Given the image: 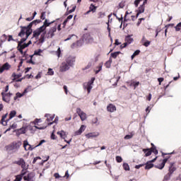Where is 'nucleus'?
Returning a JSON list of instances; mask_svg holds the SVG:
<instances>
[{"instance_id":"1","label":"nucleus","mask_w":181,"mask_h":181,"mask_svg":"<svg viewBox=\"0 0 181 181\" xmlns=\"http://www.w3.org/2000/svg\"><path fill=\"white\" fill-rule=\"evenodd\" d=\"M35 23L33 22L30 23L28 26H21V30L18 33V36L20 37H23L25 35H27V37H29L30 35H32V26H33Z\"/></svg>"},{"instance_id":"2","label":"nucleus","mask_w":181,"mask_h":181,"mask_svg":"<svg viewBox=\"0 0 181 181\" xmlns=\"http://www.w3.org/2000/svg\"><path fill=\"white\" fill-rule=\"evenodd\" d=\"M35 23L33 22L30 23L28 26H21V30L18 33V36L20 37H23L25 35H27V37H29L30 35H32V26H33Z\"/></svg>"},{"instance_id":"3","label":"nucleus","mask_w":181,"mask_h":181,"mask_svg":"<svg viewBox=\"0 0 181 181\" xmlns=\"http://www.w3.org/2000/svg\"><path fill=\"white\" fill-rule=\"evenodd\" d=\"M173 153H168L161 152V155L164 159L161 160V163L160 164L156 165L155 168H156L157 169H160V170H162V169L165 168V165H166V162H168V160H169V159L170 158V156L169 155H172ZM166 155H168V156H166Z\"/></svg>"},{"instance_id":"4","label":"nucleus","mask_w":181,"mask_h":181,"mask_svg":"<svg viewBox=\"0 0 181 181\" xmlns=\"http://www.w3.org/2000/svg\"><path fill=\"white\" fill-rule=\"evenodd\" d=\"M22 146V141H13L10 144L5 146L6 150L8 152H11V151H14V152H16V151L19 150V148Z\"/></svg>"},{"instance_id":"5","label":"nucleus","mask_w":181,"mask_h":181,"mask_svg":"<svg viewBox=\"0 0 181 181\" xmlns=\"http://www.w3.org/2000/svg\"><path fill=\"white\" fill-rule=\"evenodd\" d=\"M94 81H95V78L93 77L88 83L83 84V88L84 90H87L88 94H90V93H91Z\"/></svg>"},{"instance_id":"6","label":"nucleus","mask_w":181,"mask_h":181,"mask_svg":"<svg viewBox=\"0 0 181 181\" xmlns=\"http://www.w3.org/2000/svg\"><path fill=\"white\" fill-rule=\"evenodd\" d=\"M13 163L21 166L22 169H26V162L23 158H18V160H16Z\"/></svg>"},{"instance_id":"7","label":"nucleus","mask_w":181,"mask_h":181,"mask_svg":"<svg viewBox=\"0 0 181 181\" xmlns=\"http://www.w3.org/2000/svg\"><path fill=\"white\" fill-rule=\"evenodd\" d=\"M76 114L80 117L81 121H86L87 119V115L80 107L76 109Z\"/></svg>"},{"instance_id":"8","label":"nucleus","mask_w":181,"mask_h":181,"mask_svg":"<svg viewBox=\"0 0 181 181\" xmlns=\"http://www.w3.org/2000/svg\"><path fill=\"white\" fill-rule=\"evenodd\" d=\"M65 62L68 64L69 67H71V66H74V63L76 62V57H68L66 59Z\"/></svg>"},{"instance_id":"9","label":"nucleus","mask_w":181,"mask_h":181,"mask_svg":"<svg viewBox=\"0 0 181 181\" xmlns=\"http://www.w3.org/2000/svg\"><path fill=\"white\" fill-rule=\"evenodd\" d=\"M1 95H2L3 101H5V103H9V101H11V97H12V93H5L2 92Z\"/></svg>"},{"instance_id":"10","label":"nucleus","mask_w":181,"mask_h":181,"mask_svg":"<svg viewBox=\"0 0 181 181\" xmlns=\"http://www.w3.org/2000/svg\"><path fill=\"white\" fill-rule=\"evenodd\" d=\"M57 30V25H55L54 27H52L47 33V37H53L54 36V33Z\"/></svg>"},{"instance_id":"11","label":"nucleus","mask_w":181,"mask_h":181,"mask_svg":"<svg viewBox=\"0 0 181 181\" xmlns=\"http://www.w3.org/2000/svg\"><path fill=\"white\" fill-rule=\"evenodd\" d=\"M69 69H70V66L66 64V62H64L62 63V64L59 67V71L63 73L64 71H67V70H69Z\"/></svg>"},{"instance_id":"12","label":"nucleus","mask_w":181,"mask_h":181,"mask_svg":"<svg viewBox=\"0 0 181 181\" xmlns=\"http://www.w3.org/2000/svg\"><path fill=\"white\" fill-rule=\"evenodd\" d=\"M42 32H45L43 27H40L39 28L36 29L35 31H33V37H39V36H40V33Z\"/></svg>"},{"instance_id":"13","label":"nucleus","mask_w":181,"mask_h":181,"mask_svg":"<svg viewBox=\"0 0 181 181\" xmlns=\"http://www.w3.org/2000/svg\"><path fill=\"white\" fill-rule=\"evenodd\" d=\"M140 43L145 47H148L151 45V41L146 40V37H145V36H143L140 41Z\"/></svg>"},{"instance_id":"14","label":"nucleus","mask_w":181,"mask_h":181,"mask_svg":"<svg viewBox=\"0 0 181 181\" xmlns=\"http://www.w3.org/2000/svg\"><path fill=\"white\" fill-rule=\"evenodd\" d=\"M107 111H108V112H114L115 111H117V107L112 103H110L107 106Z\"/></svg>"},{"instance_id":"15","label":"nucleus","mask_w":181,"mask_h":181,"mask_svg":"<svg viewBox=\"0 0 181 181\" xmlns=\"http://www.w3.org/2000/svg\"><path fill=\"white\" fill-rule=\"evenodd\" d=\"M26 47H28V45H26V43L18 44L17 49L21 54H23V49H26Z\"/></svg>"},{"instance_id":"16","label":"nucleus","mask_w":181,"mask_h":181,"mask_svg":"<svg viewBox=\"0 0 181 181\" xmlns=\"http://www.w3.org/2000/svg\"><path fill=\"white\" fill-rule=\"evenodd\" d=\"M158 159V157H156L154 159L151 160V161L147 162L145 166V169H152V167L153 166V162Z\"/></svg>"},{"instance_id":"17","label":"nucleus","mask_w":181,"mask_h":181,"mask_svg":"<svg viewBox=\"0 0 181 181\" xmlns=\"http://www.w3.org/2000/svg\"><path fill=\"white\" fill-rule=\"evenodd\" d=\"M11 69V65L7 62L3 64L2 66L0 65V73H4L5 70H9Z\"/></svg>"},{"instance_id":"18","label":"nucleus","mask_w":181,"mask_h":181,"mask_svg":"<svg viewBox=\"0 0 181 181\" xmlns=\"http://www.w3.org/2000/svg\"><path fill=\"white\" fill-rule=\"evenodd\" d=\"M176 170V165H175V163H170L168 173L169 175H172Z\"/></svg>"},{"instance_id":"19","label":"nucleus","mask_w":181,"mask_h":181,"mask_svg":"<svg viewBox=\"0 0 181 181\" xmlns=\"http://www.w3.org/2000/svg\"><path fill=\"white\" fill-rule=\"evenodd\" d=\"M26 170H28V167L27 166H25V168H23L20 175H18L16 177L18 179H21V180H22V179L23 178L25 175H26V172H27Z\"/></svg>"},{"instance_id":"20","label":"nucleus","mask_w":181,"mask_h":181,"mask_svg":"<svg viewBox=\"0 0 181 181\" xmlns=\"http://www.w3.org/2000/svg\"><path fill=\"white\" fill-rule=\"evenodd\" d=\"M17 136L22 135V134H26V127H21V129L16 130Z\"/></svg>"},{"instance_id":"21","label":"nucleus","mask_w":181,"mask_h":181,"mask_svg":"<svg viewBox=\"0 0 181 181\" xmlns=\"http://www.w3.org/2000/svg\"><path fill=\"white\" fill-rule=\"evenodd\" d=\"M23 146H24V148L25 151H33V148H32V146H30V144H29L28 141H24Z\"/></svg>"},{"instance_id":"22","label":"nucleus","mask_w":181,"mask_h":181,"mask_svg":"<svg viewBox=\"0 0 181 181\" xmlns=\"http://www.w3.org/2000/svg\"><path fill=\"white\" fill-rule=\"evenodd\" d=\"M45 117L47 118V121L48 123V125H52L53 122H51L52 119H54V116H51L49 114H46Z\"/></svg>"},{"instance_id":"23","label":"nucleus","mask_w":181,"mask_h":181,"mask_svg":"<svg viewBox=\"0 0 181 181\" xmlns=\"http://www.w3.org/2000/svg\"><path fill=\"white\" fill-rule=\"evenodd\" d=\"M52 23H54V21H52V22H50L49 23L47 19H45V22H44V24L42 26H41V28H42V29L44 30H46V28L49 26H50V25H52Z\"/></svg>"},{"instance_id":"24","label":"nucleus","mask_w":181,"mask_h":181,"mask_svg":"<svg viewBox=\"0 0 181 181\" xmlns=\"http://www.w3.org/2000/svg\"><path fill=\"white\" fill-rule=\"evenodd\" d=\"M84 131H86V126L81 125L80 129L75 132V135H81Z\"/></svg>"},{"instance_id":"25","label":"nucleus","mask_w":181,"mask_h":181,"mask_svg":"<svg viewBox=\"0 0 181 181\" xmlns=\"http://www.w3.org/2000/svg\"><path fill=\"white\" fill-rule=\"evenodd\" d=\"M125 43H127V45H131L132 42H134V38L131 37V35H127L125 37Z\"/></svg>"},{"instance_id":"26","label":"nucleus","mask_w":181,"mask_h":181,"mask_svg":"<svg viewBox=\"0 0 181 181\" xmlns=\"http://www.w3.org/2000/svg\"><path fill=\"white\" fill-rule=\"evenodd\" d=\"M137 12H138V15H141V13H144V12H145V4H142L141 5L138 10H137Z\"/></svg>"},{"instance_id":"27","label":"nucleus","mask_w":181,"mask_h":181,"mask_svg":"<svg viewBox=\"0 0 181 181\" xmlns=\"http://www.w3.org/2000/svg\"><path fill=\"white\" fill-rule=\"evenodd\" d=\"M97 11V7H95L94 5L91 4L90 6L89 7V11H88L86 14L88 15L90 12H95Z\"/></svg>"},{"instance_id":"28","label":"nucleus","mask_w":181,"mask_h":181,"mask_svg":"<svg viewBox=\"0 0 181 181\" xmlns=\"http://www.w3.org/2000/svg\"><path fill=\"white\" fill-rule=\"evenodd\" d=\"M151 148H150V151H151V153H154V155H158V149H156V146L153 145V143L151 144Z\"/></svg>"},{"instance_id":"29","label":"nucleus","mask_w":181,"mask_h":181,"mask_svg":"<svg viewBox=\"0 0 181 181\" xmlns=\"http://www.w3.org/2000/svg\"><path fill=\"white\" fill-rule=\"evenodd\" d=\"M57 135H59L62 139H66V138L67 136L66 135V132H64L63 130L61 132H57Z\"/></svg>"},{"instance_id":"30","label":"nucleus","mask_w":181,"mask_h":181,"mask_svg":"<svg viewBox=\"0 0 181 181\" xmlns=\"http://www.w3.org/2000/svg\"><path fill=\"white\" fill-rule=\"evenodd\" d=\"M119 54H121V52H119V51L112 52L110 54V59H111V57H112V59H117V57H118V56H119Z\"/></svg>"},{"instance_id":"31","label":"nucleus","mask_w":181,"mask_h":181,"mask_svg":"<svg viewBox=\"0 0 181 181\" xmlns=\"http://www.w3.org/2000/svg\"><path fill=\"white\" fill-rule=\"evenodd\" d=\"M143 152L146 153V156H151V155H152V151H151V148H144Z\"/></svg>"},{"instance_id":"32","label":"nucleus","mask_w":181,"mask_h":181,"mask_svg":"<svg viewBox=\"0 0 181 181\" xmlns=\"http://www.w3.org/2000/svg\"><path fill=\"white\" fill-rule=\"evenodd\" d=\"M112 64V59L110 58L107 62H105V66L107 69H110L111 67V64Z\"/></svg>"},{"instance_id":"33","label":"nucleus","mask_w":181,"mask_h":181,"mask_svg":"<svg viewBox=\"0 0 181 181\" xmlns=\"http://www.w3.org/2000/svg\"><path fill=\"white\" fill-rule=\"evenodd\" d=\"M6 117H8V113L2 116V118H1L2 125H6V121L5 120L6 119Z\"/></svg>"},{"instance_id":"34","label":"nucleus","mask_w":181,"mask_h":181,"mask_svg":"<svg viewBox=\"0 0 181 181\" xmlns=\"http://www.w3.org/2000/svg\"><path fill=\"white\" fill-rule=\"evenodd\" d=\"M30 173L28 174V175H25L23 177V180L25 181H32L33 179H32V177H30Z\"/></svg>"},{"instance_id":"35","label":"nucleus","mask_w":181,"mask_h":181,"mask_svg":"<svg viewBox=\"0 0 181 181\" xmlns=\"http://www.w3.org/2000/svg\"><path fill=\"white\" fill-rule=\"evenodd\" d=\"M15 115H16V111L12 110L9 114V119H12V118H13V117H15Z\"/></svg>"},{"instance_id":"36","label":"nucleus","mask_w":181,"mask_h":181,"mask_svg":"<svg viewBox=\"0 0 181 181\" xmlns=\"http://www.w3.org/2000/svg\"><path fill=\"white\" fill-rule=\"evenodd\" d=\"M96 69H98V70H95V74H98V73L100 72L101 70H103V65L99 64V66H97Z\"/></svg>"},{"instance_id":"37","label":"nucleus","mask_w":181,"mask_h":181,"mask_svg":"<svg viewBox=\"0 0 181 181\" xmlns=\"http://www.w3.org/2000/svg\"><path fill=\"white\" fill-rule=\"evenodd\" d=\"M86 138H95L97 136V134H95L94 133H88L86 135Z\"/></svg>"},{"instance_id":"38","label":"nucleus","mask_w":181,"mask_h":181,"mask_svg":"<svg viewBox=\"0 0 181 181\" xmlns=\"http://www.w3.org/2000/svg\"><path fill=\"white\" fill-rule=\"evenodd\" d=\"M130 86H132L133 87H134V90H135V88H136V87L139 86V82L133 81L130 83Z\"/></svg>"},{"instance_id":"39","label":"nucleus","mask_w":181,"mask_h":181,"mask_svg":"<svg viewBox=\"0 0 181 181\" xmlns=\"http://www.w3.org/2000/svg\"><path fill=\"white\" fill-rule=\"evenodd\" d=\"M123 168L124 170H129V165L127 163H123Z\"/></svg>"},{"instance_id":"40","label":"nucleus","mask_w":181,"mask_h":181,"mask_svg":"<svg viewBox=\"0 0 181 181\" xmlns=\"http://www.w3.org/2000/svg\"><path fill=\"white\" fill-rule=\"evenodd\" d=\"M8 39V36H6V35L4 34L1 37V42H6V40Z\"/></svg>"},{"instance_id":"41","label":"nucleus","mask_w":181,"mask_h":181,"mask_svg":"<svg viewBox=\"0 0 181 181\" xmlns=\"http://www.w3.org/2000/svg\"><path fill=\"white\" fill-rule=\"evenodd\" d=\"M28 35H25V37H23L20 42H18V44H23L24 42H26V40L28 38Z\"/></svg>"},{"instance_id":"42","label":"nucleus","mask_w":181,"mask_h":181,"mask_svg":"<svg viewBox=\"0 0 181 181\" xmlns=\"http://www.w3.org/2000/svg\"><path fill=\"white\" fill-rule=\"evenodd\" d=\"M116 161L117 163H121L122 162V157L119 156H116Z\"/></svg>"},{"instance_id":"43","label":"nucleus","mask_w":181,"mask_h":181,"mask_svg":"<svg viewBox=\"0 0 181 181\" xmlns=\"http://www.w3.org/2000/svg\"><path fill=\"white\" fill-rule=\"evenodd\" d=\"M181 29V23H179L176 26H175V30L176 32H179Z\"/></svg>"},{"instance_id":"44","label":"nucleus","mask_w":181,"mask_h":181,"mask_svg":"<svg viewBox=\"0 0 181 181\" xmlns=\"http://www.w3.org/2000/svg\"><path fill=\"white\" fill-rule=\"evenodd\" d=\"M12 77L14 78L13 80H16V78H19L20 77H21V75L20 74L16 75V74L13 73L12 74Z\"/></svg>"},{"instance_id":"45","label":"nucleus","mask_w":181,"mask_h":181,"mask_svg":"<svg viewBox=\"0 0 181 181\" xmlns=\"http://www.w3.org/2000/svg\"><path fill=\"white\" fill-rule=\"evenodd\" d=\"M45 42V34H42L40 37V42L43 43Z\"/></svg>"},{"instance_id":"46","label":"nucleus","mask_w":181,"mask_h":181,"mask_svg":"<svg viewBox=\"0 0 181 181\" xmlns=\"http://www.w3.org/2000/svg\"><path fill=\"white\" fill-rule=\"evenodd\" d=\"M45 15H46L45 11H43V12L41 13L40 19H42V21H45V20L46 19V18L45 17Z\"/></svg>"},{"instance_id":"47","label":"nucleus","mask_w":181,"mask_h":181,"mask_svg":"<svg viewBox=\"0 0 181 181\" xmlns=\"http://www.w3.org/2000/svg\"><path fill=\"white\" fill-rule=\"evenodd\" d=\"M22 95H23L21 94V93H17L16 96L14 97V100H16L17 98H21V97H22Z\"/></svg>"},{"instance_id":"48","label":"nucleus","mask_w":181,"mask_h":181,"mask_svg":"<svg viewBox=\"0 0 181 181\" xmlns=\"http://www.w3.org/2000/svg\"><path fill=\"white\" fill-rule=\"evenodd\" d=\"M91 66H93V64L91 62H89L87 64V66L84 69H83V70H87V69H90L91 67Z\"/></svg>"},{"instance_id":"49","label":"nucleus","mask_w":181,"mask_h":181,"mask_svg":"<svg viewBox=\"0 0 181 181\" xmlns=\"http://www.w3.org/2000/svg\"><path fill=\"white\" fill-rule=\"evenodd\" d=\"M40 53H42V49H38L34 52V54H35L36 56H40Z\"/></svg>"},{"instance_id":"50","label":"nucleus","mask_w":181,"mask_h":181,"mask_svg":"<svg viewBox=\"0 0 181 181\" xmlns=\"http://www.w3.org/2000/svg\"><path fill=\"white\" fill-rule=\"evenodd\" d=\"M76 6H74L71 10H68V13H73V12H74V11H76Z\"/></svg>"},{"instance_id":"51","label":"nucleus","mask_w":181,"mask_h":181,"mask_svg":"<svg viewBox=\"0 0 181 181\" xmlns=\"http://www.w3.org/2000/svg\"><path fill=\"white\" fill-rule=\"evenodd\" d=\"M48 74H49V76H53V74H54V71H53V69H48Z\"/></svg>"},{"instance_id":"52","label":"nucleus","mask_w":181,"mask_h":181,"mask_svg":"<svg viewBox=\"0 0 181 181\" xmlns=\"http://www.w3.org/2000/svg\"><path fill=\"white\" fill-rule=\"evenodd\" d=\"M38 159L40 160V159H42V158H40V157H39V156L34 158V159H33V165H35V163H36V162L37 161Z\"/></svg>"},{"instance_id":"53","label":"nucleus","mask_w":181,"mask_h":181,"mask_svg":"<svg viewBox=\"0 0 181 181\" xmlns=\"http://www.w3.org/2000/svg\"><path fill=\"white\" fill-rule=\"evenodd\" d=\"M142 0H135L134 1V5L136 6V8H138V5H139V3Z\"/></svg>"},{"instance_id":"54","label":"nucleus","mask_w":181,"mask_h":181,"mask_svg":"<svg viewBox=\"0 0 181 181\" xmlns=\"http://www.w3.org/2000/svg\"><path fill=\"white\" fill-rule=\"evenodd\" d=\"M51 139H53V140L57 139V136H56V134L54 132H52L51 134Z\"/></svg>"},{"instance_id":"55","label":"nucleus","mask_w":181,"mask_h":181,"mask_svg":"<svg viewBox=\"0 0 181 181\" xmlns=\"http://www.w3.org/2000/svg\"><path fill=\"white\" fill-rule=\"evenodd\" d=\"M172 175H169V173L166 175H165V177H164V179H165V180H169L170 179V176H171Z\"/></svg>"},{"instance_id":"56","label":"nucleus","mask_w":181,"mask_h":181,"mask_svg":"<svg viewBox=\"0 0 181 181\" xmlns=\"http://www.w3.org/2000/svg\"><path fill=\"white\" fill-rule=\"evenodd\" d=\"M57 54L58 57H60V54H62V50L60 49V47L58 48L57 51Z\"/></svg>"},{"instance_id":"57","label":"nucleus","mask_w":181,"mask_h":181,"mask_svg":"<svg viewBox=\"0 0 181 181\" xmlns=\"http://www.w3.org/2000/svg\"><path fill=\"white\" fill-rule=\"evenodd\" d=\"M128 44L127 42L123 43L122 45H120V49H125Z\"/></svg>"},{"instance_id":"58","label":"nucleus","mask_w":181,"mask_h":181,"mask_svg":"<svg viewBox=\"0 0 181 181\" xmlns=\"http://www.w3.org/2000/svg\"><path fill=\"white\" fill-rule=\"evenodd\" d=\"M99 16H98V19L103 18V16H105V14L104 13L100 12L98 13Z\"/></svg>"},{"instance_id":"59","label":"nucleus","mask_w":181,"mask_h":181,"mask_svg":"<svg viewBox=\"0 0 181 181\" xmlns=\"http://www.w3.org/2000/svg\"><path fill=\"white\" fill-rule=\"evenodd\" d=\"M165 80V78H158V81L159 83V86H160V84H162V82Z\"/></svg>"},{"instance_id":"60","label":"nucleus","mask_w":181,"mask_h":181,"mask_svg":"<svg viewBox=\"0 0 181 181\" xmlns=\"http://www.w3.org/2000/svg\"><path fill=\"white\" fill-rule=\"evenodd\" d=\"M40 22H42L41 20H35L33 21V23H34V25H37V23H40Z\"/></svg>"},{"instance_id":"61","label":"nucleus","mask_w":181,"mask_h":181,"mask_svg":"<svg viewBox=\"0 0 181 181\" xmlns=\"http://www.w3.org/2000/svg\"><path fill=\"white\" fill-rule=\"evenodd\" d=\"M140 53L141 51L139 49H137L133 53V54H134V56H138Z\"/></svg>"},{"instance_id":"62","label":"nucleus","mask_w":181,"mask_h":181,"mask_svg":"<svg viewBox=\"0 0 181 181\" xmlns=\"http://www.w3.org/2000/svg\"><path fill=\"white\" fill-rule=\"evenodd\" d=\"M146 100L148 101H151V100H152V94L149 93L148 95L146 97Z\"/></svg>"},{"instance_id":"63","label":"nucleus","mask_w":181,"mask_h":181,"mask_svg":"<svg viewBox=\"0 0 181 181\" xmlns=\"http://www.w3.org/2000/svg\"><path fill=\"white\" fill-rule=\"evenodd\" d=\"M151 110H152L151 107H147L146 109V112H147V114H149V112H151Z\"/></svg>"},{"instance_id":"64","label":"nucleus","mask_w":181,"mask_h":181,"mask_svg":"<svg viewBox=\"0 0 181 181\" xmlns=\"http://www.w3.org/2000/svg\"><path fill=\"white\" fill-rule=\"evenodd\" d=\"M42 77V73L39 72L36 76L35 78L37 80L38 78H40Z\"/></svg>"}]
</instances>
